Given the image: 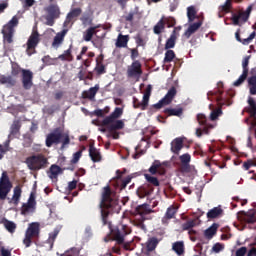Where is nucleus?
Here are the masks:
<instances>
[{
	"label": "nucleus",
	"instance_id": "nucleus-1",
	"mask_svg": "<svg viewBox=\"0 0 256 256\" xmlns=\"http://www.w3.org/2000/svg\"><path fill=\"white\" fill-rule=\"evenodd\" d=\"M111 194V188L109 186L104 187L100 203L101 219L103 225H108L110 229V234L104 238V241L105 243L116 241L117 245H123V248L129 251V242H125V237L131 233V229L123 224H119L113 228L111 227V222L108 221L110 213H113L119 207V200L111 196Z\"/></svg>",
	"mask_w": 256,
	"mask_h": 256
},
{
	"label": "nucleus",
	"instance_id": "nucleus-2",
	"mask_svg": "<svg viewBox=\"0 0 256 256\" xmlns=\"http://www.w3.org/2000/svg\"><path fill=\"white\" fill-rule=\"evenodd\" d=\"M121 115H123V108L116 107L109 116H106L102 120V127H107L110 132L121 131V129L125 128V122L123 120H117Z\"/></svg>",
	"mask_w": 256,
	"mask_h": 256
},
{
	"label": "nucleus",
	"instance_id": "nucleus-3",
	"mask_svg": "<svg viewBox=\"0 0 256 256\" xmlns=\"http://www.w3.org/2000/svg\"><path fill=\"white\" fill-rule=\"evenodd\" d=\"M22 75V87L25 91H29L33 87V71L23 69L17 62H11V76L17 79Z\"/></svg>",
	"mask_w": 256,
	"mask_h": 256
},
{
	"label": "nucleus",
	"instance_id": "nucleus-4",
	"mask_svg": "<svg viewBox=\"0 0 256 256\" xmlns=\"http://www.w3.org/2000/svg\"><path fill=\"white\" fill-rule=\"evenodd\" d=\"M59 143H62L61 149H65L71 143L69 134L63 132L61 127L55 128L46 137V147H53V145H59Z\"/></svg>",
	"mask_w": 256,
	"mask_h": 256
},
{
	"label": "nucleus",
	"instance_id": "nucleus-5",
	"mask_svg": "<svg viewBox=\"0 0 256 256\" xmlns=\"http://www.w3.org/2000/svg\"><path fill=\"white\" fill-rule=\"evenodd\" d=\"M25 163L30 171H41V169H47L49 160L45 155L39 153L27 157Z\"/></svg>",
	"mask_w": 256,
	"mask_h": 256
},
{
	"label": "nucleus",
	"instance_id": "nucleus-6",
	"mask_svg": "<svg viewBox=\"0 0 256 256\" xmlns=\"http://www.w3.org/2000/svg\"><path fill=\"white\" fill-rule=\"evenodd\" d=\"M19 25V17L13 16L12 19L3 26L1 33L3 35L4 43L11 45L13 43V36L15 35V27Z\"/></svg>",
	"mask_w": 256,
	"mask_h": 256
},
{
	"label": "nucleus",
	"instance_id": "nucleus-7",
	"mask_svg": "<svg viewBox=\"0 0 256 256\" xmlns=\"http://www.w3.org/2000/svg\"><path fill=\"white\" fill-rule=\"evenodd\" d=\"M39 235H41V224L39 222L30 223L23 239L25 247H29L33 243V239H39Z\"/></svg>",
	"mask_w": 256,
	"mask_h": 256
},
{
	"label": "nucleus",
	"instance_id": "nucleus-8",
	"mask_svg": "<svg viewBox=\"0 0 256 256\" xmlns=\"http://www.w3.org/2000/svg\"><path fill=\"white\" fill-rule=\"evenodd\" d=\"M150 213H153V209L149 207V204L144 203L141 205H138L134 210V215L136 219L138 220V227L145 231V224L144 222L147 219V215H150Z\"/></svg>",
	"mask_w": 256,
	"mask_h": 256
},
{
	"label": "nucleus",
	"instance_id": "nucleus-9",
	"mask_svg": "<svg viewBox=\"0 0 256 256\" xmlns=\"http://www.w3.org/2000/svg\"><path fill=\"white\" fill-rule=\"evenodd\" d=\"M45 11L47 13L45 17L46 25H48V27H53L55 25V19L61 17V8H59V5L57 4H50L45 8Z\"/></svg>",
	"mask_w": 256,
	"mask_h": 256
},
{
	"label": "nucleus",
	"instance_id": "nucleus-10",
	"mask_svg": "<svg viewBox=\"0 0 256 256\" xmlns=\"http://www.w3.org/2000/svg\"><path fill=\"white\" fill-rule=\"evenodd\" d=\"M11 189H13V183H11L7 172L4 171L0 178V201L7 199V195L11 193Z\"/></svg>",
	"mask_w": 256,
	"mask_h": 256
},
{
	"label": "nucleus",
	"instance_id": "nucleus-11",
	"mask_svg": "<svg viewBox=\"0 0 256 256\" xmlns=\"http://www.w3.org/2000/svg\"><path fill=\"white\" fill-rule=\"evenodd\" d=\"M40 42L41 37L39 35V32L37 30H33L26 43V53L27 55H29V57H31V55H34V53H37L35 49H37V45H39Z\"/></svg>",
	"mask_w": 256,
	"mask_h": 256
},
{
	"label": "nucleus",
	"instance_id": "nucleus-12",
	"mask_svg": "<svg viewBox=\"0 0 256 256\" xmlns=\"http://www.w3.org/2000/svg\"><path fill=\"white\" fill-rule=\"evenodd\" d=\"M176 96H177V88H175V86H172L168 90L166 95L160 101H158V103L153 105L154 109H163V107L167 105H171V103H173V99H175Z\"/></svg>",
	"mask_w": 256,
	"mask_h": 256
},
{
	"label": "nucleus",
	"instance_id": "nucleus-13",
	"mask_svg": "<svg viewBox=\"0 0 256 256\" xmlns=\"http://www.w3.org/2000/svg\"><path fill=\"white\" fill-rule=\"evenodd\" d=\"M37 194L35 192H31L28 198L27 203H23L21 207V215H29V213H35V209H37Z\"/></svg>",
	"mask_w": 256,
	"mask_h": 256
},
{
	"label": "nucleus",
	"instance_id": "nucleus-14",
	"mask_svg": "<svg viewBox=\"0 0 256 256\" xmlns=\"http://www.w3.org/2000/svg\"><path fill=\"white\" fill-rule=\"evenodd\" d=\"M125 173H127V169H124L123 171L116 170V176L113 178V181H115L116 183V187H119L120 191L126 189L127 185H129V183H131V180L133 179L132 176H127L123 179V175H125Z\"/></svg>",
	"mask_w": 256,
	"mask_h": 256
},
{
	"label": "nucleus",
	"instance_id": "nucleus-15",
	"mask_svg": "<svg viewBox=\"0 0 256 256\" xmlns=\"http://www.w3.org/2000/svg\"><path fill=\"white\" fill-rule=\"evenodd\" d=\"M143 75V69L141 68V62L139 60H134L130 66L127 68V77L130 79H137Z\"/></svg>",
	"mask_w": 256,
	"mask_h": 256
},
{
	"label": "nucleus",
	"instance_id": "nucleus-16",
	"mask_svg": "<svg viewBox=\"0 0 256 256\" xmlns=\"http://www.w3.org/2000/svg\"><path fill=\"white\" fill-rule=\"evenodd\" d=\"M237 219L240 221V223H248L253 224L256 223V211L255 210H249L248 212L245 211H239L237 213Z\"/></svg>",
	"mask_w": 256,
	"mask_h": 256
},
{
	"label": "nucleus",
	"instance_id": "nucleus-17",
	"mask_svg": "<svg viewBox=\"0 0 256 256\" xmlns=\"http://www.w3.org/2000/svg\"><path fill=\"white\" fill-rule=\"evenodd\" d=\"M180 159V166H179V171L180 173H191V154L186 153L181 156H179Z\"/></svg>",
	"mask_w": 256,
	"mask_h": 256
},
{
	"label": "nucleus",
	"instance_id": "nucleus-18",
	"mask_svg": "<svg viewBox=\"0 0 256 256\" xmlns=\"http://www.w3.org/2000/svg\"><path fill=\"white\" fill-rule=\"evenodd\" d=\"M73 169V167L61 168L60 166L53 164L51 165L50 171L48 172V177L50 179H57V177H59V175H61L63 171H73Z\"/></svg>",
	"mask_w": 256,
	"mask_h": 256
},
{
	"label": "nucleus",
	"instance_id": "nucleus-19",
	"mask_svg": "<svg viewBox=\"0 0 256 256\" xmlns=\"http://www.w3.org/2000/svg\"><path fill=\"white\" fill-rule=\"evenodd\" d=\"M249 19V13L247 12H239L238 14H232L231 21L233 25L241 27L243 23H247Z\"/></svg>",
	"mask_w": 256,
	"mask_h": 256
},
{
	"label": "nucleus",
	"instance_id": "nucleus-20",
	"mask_svg": "<svg viewBox=\"0 0 256 256\" xmlns=\"http://www.w3.org/2000/svg\"><path fill=\"white\" fill-rule=\"evenodd\" d=\"M153 191L154 188L151 184H143L137 189L136 193L140 199H145V197H149Z\"/></svg>",
	"mask_w": 256,
	"mask_h": 256
},
{
	"label": "nucleus",
	"instance_id": "nucleus-21",
	"mask_svg": "<svg viewBox=\"0 0 256 256\" xmlns=\"http://www.w3.org/2000/svg\"><path fill=\"white\" fill-rule=\"evenodd\" d=\"M89 157L93 163H101L103 161V156L101 155V151L95 148L93 144L89 146Z\"/></svg>",
	"mask_w": 256,
	"mask_h": 256
},
{
	"label": "nucleus",
	"instance_id": "nucleus-22",
	"mask_svg": "<svg viewBox=\"0 0 256 256\" xmlns=\"http://www.w3.org/2000/svg\"><path fill=\"white\" fill-rule=\"evenodd\" d=\"M184 139L183 137H177L171 142V151L174 155L181 153V149L184 147Z\"/></svg>",
	"mask_w": 256,
	"mask_h": 256
},
{
	"label": "nucleus",
	"instance_id": "nucleus-23",
	"mask_svg": "<svg viewBox=\"0 0 256 256\" xmlns=\"http://www.w3.org/2000/svg\"><path fill=\"white\" fill-rule=\"evenodd\" d=\"M21 120H14L10 127V134L8 139H15V137H19L21 135Z\"/></svg>",
	"mask_w": 256,
	"mask_h": 256
},
{
	"label": "nucleus",
	"instance_id": "nucleus-24",
	"mask_svg": "<svg viewBox=\"0 0 256 256\" xmlns=\"http://www.w3.org/2000/svg\"><path fill=\"white\" fill-rule=\"evenodd\" d=\"M0 85H6V87L11 88L17 85V78L11 75L0 74Z\"/></svg>",
	"mask_w": 256,
	"mask_h": 256
},
{
	"label": "nucleus",
	"instance_id": "nucleus-25",
	"mask_svg": "<svg viewBox=\"0 0 256 256\" xmlns=\"http://www.w3.org/2000/svg\"><path fill=\"white\" fill-rule=\"evenodd\" d=\"M68 32L69 29H63L61 32H58L53 39L52 47L58 49V47L63 44V41H65V35H67Z\"/></svg>",
	"mask_w": 256,
	"mask_h": 256
},
{
	"label": "nucleus",
	"instance_id": "nucleus-26",
	"mask_svg": "<svg viewBox=\"0 0 256 256\" xmlns=\"http://www.w3.org/2000/svg\"><path fill=\"white\" fill-rule=\"evenodd\" d=\"M235 37H236V40L239 42V43H242V45H249V43H251V41H253V39H255L256 37V32L253 31L248 38H245V39H241V29H238L235 33Z\"/></svg>",
	"mask_w": 256,
	"mask_h": 256
},
{
	"label": "nucleus",
	"instance_id": "nucleus-27",
	"mask_svg": "<svg viewBox=\"0 0 256 256\" xmlns=\"http://www.w3.org/2000/svg\"><path fill=\"white\" fill-rule=\"evenodd\" d=\"M158 171L160 175H165V168H162L161 161L155 160L149 168V173H151V175H157Z\"/></svg>",
	"mask_w": 256,
	"mask_h": 256
},
{
	"label": "nucleus",
	"instance_id": "nucleus-28",
	"mask_svg": "<svg viewBox=\"0 0 256 256\" xmlns=\"http://www.w3.org/2000/svg\"><path fill=\"white\" fill-rule=\"evenodd\" d=\"M201 25H203V22L201 21L191 24L184 33L186 39H189L191 35H193V33H197V31H199V29L201 28Z\"/></svg>",
	"mask_w": 256,
	"mask_h": 256
},
{
	"label": "nucleus",
	"instance_id": "nucleus-29",
	"mask_svg": "<svg viewBox=\"0 0 256 256\" xmlns=\"http://www.w3.org/2000/svg\"><path fill=\"white\" fill-rule=\"evenodd\" d=\"M206 216L207 219H218V217L223 216V209L221 208V206L214 207L207 212Z\"/></svg>",
	"mask_w": 256,
	"mask_h": 256
},
{
	"label": "nucleus",
	"instance_id": "nucleus-30",
	"mask_svg": "<svg viewBox=\"0 0 256 256\" xmlns=\"http://www.w3.org/2000/svg\"><path fill=\"white\" fill-rule=\"evenodd\" d=\"M99 27H101V25L89 27L83 34L84 41H91V39H93V35H97V29H99Z\"/></svg>",
	"mask_w": 256,
	"mask_h": 256
},
{
	"label": "nucleus",
	"instance_id": "nucleus-31",
	"mask_svg": "<svg viewBox=\"0 0 256 256\" xmlns=\"http://www.w3.org/2000/svg\"><path fill=\"white\" fill-rule=\"evenodd\" d=\"M172 251L178 256L185 255V243L183 241L174 242L172 244Z\"/></svg>",
	"mask_w": 256,
	"mask_h": 256
},
{
	"label": "nucleus",
	"instance_id": "nucleus-32",
	"mask_svg": "<svg viewBox=\"0 0 256 256\" xmlns=\"http://www.w3.org/2000/svg\"><path fill=\"white\" fill-rule=\"evenodd\" d=\"M217 229H219V224H212L204 231V237L208 240H211L213 237H215V235H217Z\"/></svg>",
	"mask_w": 256,
	"mask_h": 256
},
{
	"label": "nucleus",
	"instance_id": "nucleus-33",
	"mask_svg": "<svg viewBox=\"0 0 256 256\" xmlns=\"http://www.w3.org/2000/svg\"><path fill=\"white\" fill-rule=\"evenodd\" d=\"M176 214H177V209L174 206H170L167 209L164 217L162 218L163 225H166L169 219H175Z\"/></svg>",
	"mask_w": 256,
	"mask_h": 256
},
{
	"label": "nucleus",
	"instance_id": "nucleus-34",
	"mask_svg": "<svg viewBox=\"0 0 256 256\" xmlns=\"http://www.w3.org/2000/svg\"><path fill=\"white\" fill-rule=\"evenodd\" d=\"M176 43H177V34H176L175 30H173L169 39H167V41L165 43V49L166 50L174 49Z\"/></svg>",
	"mask_w": 256,
	"mask_h": 256
},
{
	"label": "nucleus",
	"instance_id": "nucleus-35",
	"mask_svg": "<svg viewBox=\"0 0 256 256\" xmlns=\"http://www.w3.org/2000/svg\"><path fill=\"white\" fill-rule=\"evenodd\" d=\"M21 193H23L21 186H16L13 191L12 199L9 201V203H13V205H19V201H21Z\"/></svg>",
	"mask_w": 256,
	"mask_h": 256
},
{
	"label": "nucleus",
	"instance_id": "nucleus-36",
	"mask_svg": "<svg viewBox=\"0 0 256 256\" xmlns=\"http://www.w3.org/2000/svg\"><path fill=\"white\" fill-rule=\"evenodd\" d=\"M164 113L168 115V117H181V115H183V109L181 107L166 108L164 109Z\"/></svg>",
	"mask_w": 256,
	"mask_h": 256
},
{
	"label": "nucleus",
	"instance_id": "nucleus-37",
	"mask_svg": "<svg viewBox=\"0 0 256 256\" xmlns=\"http://www.w3.org/2000/svg\"><path fill=\"white\" fill-rule=\"evenodd\" d=\"M97 91H99V85H95L94 87H91L88 91H84L83 98L93 101V99H95V96L97 95Z\"/></svg>",
	"mask_w": 256,
	"mask_h": 256
},
{
	"label": "nucleus",
	"instance_id": "nucleus-38",
	"mask_svg": "<svg viewBox=\"0 0 256 256\" xmlns=\"http://www.w3.org/2000/svg\"><path fill=\"white\" fill-rule=\"evenodd\" d=\"M127 43H129V35L119 34L116 41V47L119 49L125 48L127 47Z\"/></svg>",
	"mask_w": 256,
	"mask_h": 256
},
{
	"label": "nucleus",
	"instance_id": "nucleus-39",
	"mask_svg": "<svg viewBox=\"0 0 256 256\" xmlns=\"http://www.w3.org/2000/svg\"><path fill=\"white\" fill-rule=\"evenodd\" d=\"M135 16H138V20L142 17V14L141 12H139V9L137 7L133 11H130L126 16H124V19L128 23H133V19Z\"/></svg>",
	"mask_w": 256,
	"mask_h": 256
},
{
	"label": "nucleus",
	"instance_id": "nucleus-40",
	"mask_svg": "<svg viewBox=\"0 0 256 256\" xmlns=\"http://www.w3.org/2000/svg\"><path fill=\"white\" fill-rule=\"evenodd\" d=\"M73 45H70L68 50H65L63 54L58 56V59H60V61H68L71 62L73 61V54H72V49Z\"/></svg>",
	"mask_w": 256,
	"mask_h": 256
},
{
	"label": "nucleus",
	"instance_id": "nucleus-41",
	"mask_svg": "<svg viewBox=\"0 0 256 256\" xmlns=\"http://www.w3.org/2000/svg\"><path fill=\"white\" fill-rule=\"evenodd\" d=\"M248 105H249V108H248V113L250 115V117H252V119H256V102L253 98H249L248 99Z\"/></svg>",
	"mask_w": 256,
	"mask_h": 256
},
{
	"label": "nucleus",
	"instance_id": "nucleus-42",
	"mask_svg": "<svg viewBox=\"0 0 256 256\" xmlns=\"http://www.w3.org/2000/svg\"><path fill=\"white\" fill-rule=\"evenodd\" d=\"M159 245V239L157 237H151L146 243L147 251H155Z\"/></svg>",
	"mask_w": 256,
	"mask_h": 256
},
{
	"label": "nucleus",
	"instance_id": "nucleus-43",
	"mask_svg": "<svg viewBox=\"0 0 256 256\" xmlns=\"http://www.w3.org/2000/svg\"><path fill=\"white\" fill-rule=\"evenodd\" d=\"M59 235V229H54L53 232L49 234V237L46 241L48 245L50 246V249H53V245H55V240L57 239V236Z\"/></svg>",
	"mask_w": 256,
	"mask_h": 256
},
{
	"label": "nucleus",
	"instance_id": "nucleus-44",
	"mask_svg": "<svg viewBox=\"0 0 256 256\" xmlns=\"http://www.w3.org/2000/svg\"><path fill=\"white\" fill-rule=\"evenodd\" d=\"M153 31L155 35H161L165 31V20L160 19L157 24L154 26Z\"/></svg>",
	"mask_w": 256,
	"mask_h": 256
},
{
	"label": "nucleus",
	"instance_id": "nucleus-45",
	"mask_svg": "<svg viewBox=\"0 0 256 256\" xmlns=\"http://www.w3.org/2000/svg\"><path fill=\"white\" fill-rule=\"evenodd\" d=\"M133 107L134 109H141V111H145L149 105H145V99L143 98L142 102L139 101L136 97L133 98Z\"/></svg>",
	"mask_w": 256,
	"mask_h": 256
},
{
	"label": "nucleus",
	"instance_id": "nucleus-46",
	"mask_svg": "<svg viewBox=\"0 0 256 256\" xmlns=\"http://www.w3.org/2000/svg\"><path fill=\"white\" fill-rule=\"evenodd\" d=\"M221 95H223V90H216L214 92L210 91V92H208V99H209V97L214 96V97H216L217 103H222L223 97Z\"/></svg>",
	"mask_w": 256,
	"mask_h": 256
},
{
	"label": "nucleus",
	"instance_id": "nucleus-47",
	"mask_svg": "<svg viewBox=\"0 0 256 256\" xmlns=\"http://www.w3.org/2000/svg\"><path fill=\"white\" fill-rule=\"evenodd\" d=\"M175 57H176L175 51L166 50L163 63H171L173 61V59H175Z\"/></svg>",
	"mask_w": 256,
	"mask_h": 256
},
{
	"label": "nucleus",
	"instance_id": "nucleus-48",
	"mask_svg": "<svg viewBox=\"0 0 256 256\" xmlns=\"http://www.w3.org/2000/svg\"><path fill=\"white\" fill-rule=\"evenodd\" d=\"M195 225H197V220H195V219L188 220L184 224H182V231H189V230L193 229V227H195Z\"/></svg>",
	"mask_w": 256,
	"mask_h": 256
},
{
	"label": "nucleus",
	"instance_id": "nucleus-49",
	"mask_svg": "<svg viewBox=\"0 0 256 256\" xmlns=\"http://www.w3.org/2000/svg\"><path fill=\"white\" fill-rule=\"evenodd\" d=\"M248 85L250 87V95H256V78L253 76L248 78Z\"/></svg>",
	"mask_w": 256,
	"mask_h": 256
},
{
	"label": "nucleus",
	"instance_id": "nucleus-50",
	"mask_svg": "<svg viewBox=\"0 0 256 256\" xmlns=\"http://www.w3.org/2000/svg\"><path fill=\"white\" fill-rule=\"evenodd\" d=\"M249 73L242 72V75L233 83L234 87H240V85H243L245 83Z\"/></svg>",
	"mask_w": 256,
	"mask_h": 256
},
{
	"label": "nucleus",
	"instance_id": "nucleus-51",
	"mask_svg": "<svg viewBox=\"0 0 256 256\" xmlns=\"http://www.w3.org/2000/svg\"><path fill=\"white\" fill-rule=\"evenodd\" d=\"M145 179H146V181H148V183H150V185H153L154 187H159V185H160L159 179H157V177H155V176L145 174Z\"/></svg>",
	"mask_w": 256,
	"mask_h": 256
},
{
	"label": "nucleus",
	"instance_id": "nucleus-52",
	"mask_svg": "<svg viewBox=\"0 0 256 256\" xmlns=\"http://www.w3.org/2000/svg\"><path fill=\"white\" fill-rule=\"evenodd\" d=\"M152 90H153V87L151 85H148L143 95L144 105H149V99L151 97Z\"/></svg>",
	"mask_w": 256,
	"mask_h": 256
},
{
	"label": "nucleus",
	"instance_id": "nucleus-53",
	"mask_svg": "<svg viewBox=\"0 0 256 256\" xmlns=\"http://www.w3.org/2000/svg\"><path fill=\"white\" fill-rule=\"evenodd\" d=\"M197 121L199 123V125L206 126V125H211V123H209V120L207 119V116H205V114H198L197 115Z\"/></svg>",
	"mask_w": 256,
	"mask_h": 256
},
{
	"label": "nucleus",
	"instance_id": "nucleus-54",
	"mask_svg": "<svg viewBox=\"0 0 256 256\" xmlns=\"http://www.w3.org/2000/svg\"><path fill=\"white\" fill-rule=\"evenodd\" d=\"M95 71L97 75H105V73H107V70H105V65L99 64V59H96Z\"/></svg>",
	"mask_w": 256,
	"mask_h": 256
},
{
	"label": "nucleus",
	"instance_id": "nucleus-55",
	"mask_svg": "<svg viewBox=\"0 0 256 256\" xmlns=\"http://www.w3.org/2000/svg\"><path fill=\"white\" fill-rule=\"evenodd\" d=\"M197 15V11L195 7L190 6L187 8V17L189 21H195V16Z\"/></svg>",
	"mask_w": 256,
	"mask_h": 256
},
{
	"label": "nucleus",
	"instance_id": "nucleus-56",
	"mask_svg": "<svg viewBox=\"0 0 256 256\" xmlns=\"http://www.w3.org/2000/svg\"><path fill=\"white\" fill-rule=\"evenodd\" d=\"M232 0H226V2L219 7V11H224V13H229L232 9Z\"/></svg>",
	"mask_w": 256,
	"mask_h": 256
},
{
	"label": "nucleus",
	"instance_id": "nucleus-57",
	"mask_svg": "<svg viewBox=\"0 0 256 256\" xmlns=\"http://www.w3.org/2000/svg\"><path fill=\"white\" fill-rule=\"evenodd\" d=\"M232 0H226V2L219 7V11H224V13H229L232 9Z\"/></svg>",
	"mask_w": 256,
	"mask_h": 256
},
{
	"label": "nucleus",
	"instance_id": "nucleus-58",
	"mask_svg": "<svg viewBox=\"0 0 256 256\" xmlns=\"http://www.w3.org/2000/svg\"><path fill=\"white\" fill-rule=\"evenodd\" d=\"M82 13V10L81 8H74L72 9L68 14L67 16L70 18V19H75V17H79V15H81Z\"/></svg>",
	"mask_w": 256,
	"mask_h": 256
},
{
	"label": "nucleus",
	"instance_id": "nucleus-59",
	"mask_svg": "<svg viewBox=\"0 0 256 256\" xmlns=\"http://www.w3.org/2000/svg\"><path fill=\"white\" fill-rule=\"evenodd\" d=\"M5 228L9 233H15V230L17 229V225L14 222L6 221L5 222Z\"/></svg>",
	"mask_w": 256,
	"mask_h": 256
},
{
	"label": "nucleus",
	"instance_id": "nucleus-60",
	"mask_svg": "<svg viewBox=\"0 0 256 256\" xmlns=\"http://www.w3.org/2000/svg\"><path fill=\"white\" fill-rule=\"evenodd\" d=\"M225 249V244H221L219 242L215 243L212 247V253H221Z\"/></svg>",
	"mask_w": 256,
	"mask_h": 256
},
{
	"label": "nucleus",
	"instance_id": "nucleus-61",
	"mask_svg": "<svg viewBox=\"0 0 256 256\" xmlns=\"http://www.w3.org/2000/svg\"><path fill=\"white\" fill-rule=\"evenodd\" d=\"M135 41H136L137 47H145V45H147V41L143 39V37L140 34H138L135 37Z\"/></svg>",
	"mask_w": 256,
	"mask_h": 256
},
{
	"label": "nucleus",
	"instance_id": "nucleus-62",
	"mask_svg": "<svg viewBox=\"0 0 256 256\" xmlns=\"http://www.w3.org/2000/svg\"><path fill=\"white\" fill-rule=\"evenodd\" d=\"M80 253H81V250L79 248H71L66 252L65 255L62 254L61 256H79Z\"/></svg>",
	"mask_w": 256,
	"mask_h": 256
},
{
	"label": "nucleus",
	"instance_id": "nucleus-63",
	"mask_svg": "<svg viewBox=\"0 0 256 256\" xmlns=\"http://www.w3.org/2000/svg\"><path fill=\"white\" fill-rule=\"evenodd\" d=\"M80 21H82L83 25H93V18H91L89 15L82 16Z\"/></svg>",
	"mask_w": 256,
	"mask_h": 256
},
{
	"label": "nucleus",
	"instance_id": "nucleus-64",
	"mask_svg": "<svg viewBox=\"0 0 256 256\" xmlns=\"http://www.w3.org/2000/svg\"><path fill=\"white\" fill-rule=\"evenodd\" d=\"M235 255H236V256H245V255H247V247L242 246L241 248H239L238 250H236Z\"/></svg>",
	"mask_w": 256,
	"mask_h": 256
}]
</instances>
